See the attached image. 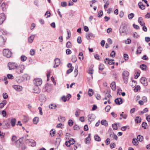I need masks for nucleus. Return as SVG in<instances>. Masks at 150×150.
Returning a JSON list of instances; mask_svg holds the SVG:
<instances>
[{"instance_id":"nucleus-1","label":"nucleus","mask_w":150,"mask_h":150,"mask_svg":"<svg viewBox=\"0 0 150 150\" xmlns=\"http://www.w3.org/2000/svg\"><path fill=\"white\" fill-rule=\"evenodd\" d=\"M25 69V67L24 65L21 64L18 66L17 65L15 69L16 72L18 74H20L23 73Z\"/></svg>"},{"instance_id":"nucleus-2","label":"nucleus","mask_w":150,"mask_h":150,"mask_svg":"<svg viewBox=\"0 0 150 150\" xmlns=\"http://www.w3.org/2000/svg\"><path fill=\"white\" fill-rule=\"evenodd\" d=\"M3 55L7 58H9L11 57L12 53L8 49H4L3 51Z\"/></svg>"},{"instance_id":"nucleus-3","label":"nucleus","mask_w":150,"mask_h":150,"mask_svg":"<svg viewBox=\"0 0 150 150\" xmlns=\"http://www.w3.org/2000/svg\"><path fill=\"white\" fill-rule=\"evenodd\" d=\"M17 65L15 62H9L7 66L9 70H12L16 69Z\"/></svg>"},{"instance_id":"nucleus-4","label":"nucleus","mask_w":150,"mask_h":150,"mask_svg":"<svg viewBox=\"0 0 150 150\" xmlns=\"http://www.w3.org/2000/svg\"><path fill=\"white\" fill-rule=\"evenodd\" d=\"M34 83L35 85L37 86H40L42 84V80L40 79H35Z\"/></svg>"},{"instance_id":"nucleus-5","label":"nucleus","mask_w":150,"mask_h":150,"mask_svg":"<svg viewBox=\"0 0 150 150\" xmlns=\"http://www.w3.org/2000/svg\"><path fill=\"white\" fill-rule=\"evenodd\" d=\"M26 142L28 143L29 144L32 146H34L36 145V143L33 140L29 139L26 140Z\"/></svg>"},{"instance_id":"nucleus-6","label":"nucleus","mask_w":150,"mask_h":150,"mask_svg":"<svg viewBox=\"0 0 150 150\" xmlns=\"http://www.w3.org/2000/svg\"><path fill=\"white\" fill-rule=\"evenodd\" d=\"M140 82L144 86H146L148 84L146 79L144 77H142L141 78Z\"/></svg>"},{"instance_id":"nucleus-7","label":"nucleus","mask_w":150,"mask_h":150,"mask_svg":"<svg viewBox=\"0 0 150 150\" xmlns=\"http://www.w3.org/2000/svg\"><path fill=\"white\" fill-rule=\"evenodd\" d=\"M54 65L53 66L54 68H55L58 67L60 63V59L58 58H56L54 59Z\"/></svg>"},{"instance_id":"nucleus-8","label":"nucleus","mask_w":150,"mask_h":150,"mask_svg":"<svg viewBox=\"0 0 150 150\" xmlns=\"http://www.w3.org/2000/svg\"><path fill=\"white\" fill-rule=\"evenodd\" d=\"M88 120L89 122L91 121L94 120L96 118V116L94 114H89L88 116Z\"/></svg>"},{"instance_id":"nucleus-9","label":"nucleus","mask_w":150,"mask_h":150,"mask_svg":"<svg viewBox=\"0 0 150 150\" xmlns=\"http://www.w3.org/2000/svg\"><path fill=\"white\" fill-rule=\"evenodd\" d=\"M5 19L4 14L2 13L0 14V24H2Z\"/></svg>"},{"instance_id":"nucleus-10","label":"nucleus","mask_w":150,"mask_h":150,"mask_svg":"<svg viewBox=\"0 0 150 150\" xmlns=\"http://www.w3.org/2000/svg\"><path fill=\"white\" fill-rule=\"evenodd\" d=\"M86 37L88 40L94 38V35L92 33L86 34Z\"/></svg>"},{"instance_id":"nucleus-11","label":"nucleus","mask_w":150,"mask_h":150,"mask_svg":"<svg viewBox=\"0 0 150 150\" xmlns=\"http://www.w3.org/2000/svg\"><path fill=\"white\" fill-rule=\"evenodd\" d=\"M115 103L118 105H120L122 103V100L120 98L116 99L115 100Z\"/></svg>"},{"instance_id":"nucleus-12","label":"nucleus","mask_w":150,"mask_h":150,"mask_svg":"<svg viewBox=\"0 0 150 150\" xmlns=\"http://www.w3.org/2000/svg\"><path fill=\"white\" fill-rule=\"evenodd\" d=\"M138 22L141 26H143L145 25V23L143 21V18L141 17H140L139 18Z\"/></svg>"},{"instance_id":"nucleus-13","label":"nucleus","mask_w":150,"mask_h":150,"mask_svg":"<svg viewBox=\"0 0 150 150\" xmlns=\"http://www.w3.org/2000/svg\"><path fill=\"white\" fill-rule=\"evenodd\" d=\"M13 87L17 91H20L22 89V87L19 86L14 85H13Z\"/></svg>"},{"instance_id":"nucleus-14","label":"nucleus","mask_w":150,"mask_h":150,"mask_svg":"<svg viewBox=\"0 0 150 150\" xmlns=\"http://www.w3.org/2000/svg\"><path fill=\"white\" fill-rule=\"evenodd\" d=\"M138 5L139 6L140 8L142 10L145 9V6L144 4L142 2H140L138 4Z\"/></svg>"},{"instance_id":"nucleus-15","label":"nucleus","mask_w":150,"mask_h":150,"mask_svg":"<svg viewBox=\"0 0 150 150\" xmlns=\"http://www.w3.org/2000/svg\"><path fill=\"white\" fill-rule=\"evenodd\" d=\"M129 75V72L127 71H124L122 73L123 77H128Z\"/></svg>"},{"instance_id":"nucleus-16","label":"nucleus","mask_w":150,"mask_h":150,"mask_svg":"<svg viewBox=\"0 0 150 150\" xmlns=\"http://www.w3.org/2000/svg\"><path fill=\"white\" fill-rule=\"evenodd\" d=\"M115 83L114 81L112 82L110 84V87L113 91H115L116 90Z\"/></svg>"},{"instance_id":"nucleus-17","label":"nucleus","mask_w":150,"mask_h":150,"mask_svg":"<svg viewBox=\"0 0 150 150\" xmlns=\"http://www.w3.org/2000/svg\"><path fill=\"white\" fill-rule=\"evenodd\" d=\"M16 123V120L15 118H12L11 120V125L13 127L14 126Z\"/></svg>"},{"instance_id":"nucleus-18","label":"nucleus","mask_w":150,"mask_h":150,"mask_svg":"<svg viewBox=\"0 0 150 150\" xmlns=\"http://www.w3.org/2000/svg\"><path fill=\"white\" fill-rule=\"evenodd\" d=\"M127 32L126 30H124L122 29L120 31V34L121 35H126L127 33Z\"/></svg>"},{"instance_id":"nucleus-19","label":"nucleus","mask_w":150,"mask_h":150,"mask_svg":"<svg viewBox=\"0 0 150 150\" xmlns=\"http://www.w3.org/2000/svg\"><path fill=\"white\" fill-rule=\"evenodd\" d=\"M101 123L102 125H103L106 127L108 126V122L106 120H101Z\"/></svg>"},{"instance_id":"nucleus-20","label":"nucleus","mask_w":150,"mask_h":150,"mask_svg":"<svg viewBox=\"0 0 150 150\" xmlns=\"http://www.w3.org/2000/svg\"><path fill=\"white\" fill-rule=\"evenodd\" d=\"M35 36L34 35H31L28 38V42L30 43H32L33 42Z\"/></svg>"},{"instance_id":"nucleus-21","label":"nucleus","mask_w":150,"mask_h":150,"mask_svg":"<svg viewBox=\"0 0 150 150\" xmlns=\"http://www.w3.org/2000/svg\"><path fill=\"white\" fill-rule=\"evenodd\" d=\"M21 142L19 140L16 141V145L17 147H19L21 144Z\"/></svg>"},{"instance_id":"nucleus-22","label":"nucleus","mask_w":150,"mask_h":150,"mask_svg":"<svg viewBox=\"0 0 150 150\" xmlns=\"http://www.w3.org/2000/svg\"><path fill=\"white\" fill-rule=\"evenodd\" d=\"M57 105L55 104H51L49 105V108L50 109H54L57 108Z\"/></svg>"},{"instance_id":"nucleus-23","label":"nucleus","mask_w":150,"mask_h":150,"mask_svg":"<svg viewBox=\"0 0 150 150\" xmlns=\"http://www.w3.org/2000/svg\"><path fill=\"white\" fill-rule=\"evenodd\" d=\"M40 92V90L38 87L35 88L33 89V92L36 93H39Z\"/></svg>"},{"instance_id":"nucleus-24","label":"nucleus","mask_w":150,"mask_h":150,"mask_svg":"<svg viewBox=\"0 0 150 150\" xmlns=\"http://www.w3.org/2000/svg\"><path fill=\"white\" fill-rule=\"evenodd\" d=\"M94 138L95 140L98 142H100L101 140L100 137L97 134H96L94 136Z\"/></svg>"},{"instance_id":"nucleus-25","label":"nucleus","mask_w":150,"mask_h":150,"mask_svg":"<svg viewBox=\"0 0 150 150\" xmlns=\"http://www.w3.org/2000/svg\"><path fill=\"white\" fill-rule=\"evenodd\" d=\"M1 6L3 11H4L6 10V6L4 2L2 4Z\"/></svg>"},{"instance_id":"nucleus-26","label":"nucleus","mask_w":150,"mask_h":150,"mask_svg":"<svg viewBox=\"0 0 150 150\" xmlns=\"http://www.w3.org/2000/svg\"><path fill=\"white\" fill-rule=\"evenodd\" d=\"M132 142L133 144L135 146H137L138 144V142L137 139H133Z\"/></svg>"},{"instance_id":"nucleus-27","label":"nucleus","mask_w":150,"mask_h":150,"mask_svg":"<svg viewBox=\"0 0 150 150\" xmlns=\"http://www.w3.org/2000/svg\"><path fill=\"white\" fill-rule=\"evenodd\" d=\"M79 58L80 60H82L83 59V53L82 52H80L79 54Z\"/></svg>"},{"instance_id":"nucleus-28","label":"nucleus","mask_w":150,"mask_h":150,"mask_svg":"<svg viewBox=\"0 0 150 150\" xmlns=\"http://www.w3.org/2000/svg\"><path fill=\"white\" fill-rule=\"evenodd\" d=\"M66 47L68 48H71L72 47L71 43L70 41H68L66 44Z\"/></svg>"},{"instance_id":"nucleus-29","label":"nucleus","mask_w":150,"mask_h":150,"mask_svg":"<svg viewBox=\"0 0 150 150\" xmlns=\"http://www.w3.org/2000/svg\"><path fill=\"white\" fill-rule=\"evenodd\" d=\"M134 16L133 13H131L128 15V17L129 19L131 20L134 17Z\"/></svg>"},{"instance_id":"nucleus-30","label":"nucleus","mask_w":150,"mask_h":150,"mask_svg":"<svg viewBox=\"0 0 150 150\" xmlns=\"http://www.w3.org/2000/svg\"><path fill=\"white\" fill-rule=\"evenodd\" d=\"M33 122L34 124H37L39 121V118L38 117H35L33 119Z\"/></svg>"},{"instance_id":"nucleus-31","label":"nucleus","mask_w":150,"mask_h":150,"mask_svg":"<svg viewBox=\"0 0 150 150\" xmlns=\"http://www.w3.org/2000/svg\"><path fill=\"white\" fill-rule=\"evenodd\" d=\"M58 120L59 122H63L65 121V119L64 117L60 116V118H58Z\"/></svg>"},{"instance_id":"nucleus-32","label":"nucleus","mask_w":150,"mask_h":150,"mask_svg":"<svg viewBox=\"0 0 150 150\" xmlns=\"http://www.w3.org/2000/svg\"><path fill=\"white\" fill-rule=\"evenodd\" d=\"M112 127L113 129L114 130H117L118 127H117V123L113 124L112 125Z\"/></svg>"},{"instance_id":"nucleus-33","label":"nucleus","mask_w":150,"mask_h":150,"mask_svg":"<svg viewBox=\"0 0 150 150\" xmlns=\"http://www.w3.org/2000/svg\"><path fill=\"white\" fill-rule=\"evenodd\" d=\"M146 67V65L144 64H142L140 66V68L143 70H145Z\"/></svg>"},{"instance_id":"nucleus-34","label":"nucleus","mask_w":150,"mask_h":150,"mask_svg":"<svg viewBox=\"0 0 150 150\" xmlns=\"http://www.w3.org/2000/svg\"><path fill=\"white\" fill-rule=\"evenodd\" d=\"M71 60L73 62H75L77 61V58L75 55H72V56Z\"/></svg>"},{"instance_id":"nucleus-35","label":"nucleus","mask_w":150,"mask_h":150,"mask_svg":"<svg viewBox=\"0 0 150 150\" xmlns=\"http://www.w3.org/2000/svg\"><path fill=\"white\" fill-rule=\"evenodd\" d=\"M27 57L25 55H23L21 57V59L22 61L24 62L27 59Z\"/></svg>"},{"instance_id":"nucleus-36","label":"nucleus","mask_w":150,"mask_h":150,"mask_svg":"<svg viewBox=\"0 0 150 150\" xmlns=\"http://www.w3.org/2000/svg\"><path fill=\"white\" fill-rule=\"evenodd\" d=\"M127 129H130V127L129 126H123L122 127L121 129L123 131H125Z\"/></svg>"},{"instance_id":"nucleus-37","label":"nucleus","mask_w":150,"mask_h":150,"mask_svg":"<svg viewBox=\"0 0 150 150\" xmlns=\"http://www.w3.org/2000/svg\"><path fill=\"white\" fill-rule=\"evenodd\" d=\"M7 78L10 79H13L14 78V77L11 74H8L7 75Z\"/></svg>"},{"instance_id":"nucleus-38","label":"nucleus","mask_w":150,"mask_h":150,"mask_svg":"<svg viewBox=\"0 0 150 150\" xmlns=\"http://www.w3.org/2000/svg\"><path fill=\"white\" fill-rule=\"evenodd\" d=\"M88 94L90 96H91L93 95V91L92 89H89L88 91Z\"/></svg>"},{"instance_id":"nucleus-39","label":"nucleus","mask_w":150,"mask_h":150,"mask_svg":"<svg viewBox=\"0 0 150 150\" xmlns=\"http://www.w3.org/2000/svg\"><path fill=\"white\" fill-rule=\"evenodd\" d=\"M137 138L140 142L142 141L144 138L143 136H141L140 135H139L137 136Z\"/></svg>"},{"instance_id":"nucleus-40","label":"nucleus","mask_w":150,"mask_h":150,"mask_svg":"<svg viewBox=\"0 0 150 150\" xmlns=\"http://www.w3.org/2000/svg\"><path fill=\"white\" fill-rule=\"evenodd\" d=\"M123 113H124V112H122V113L120 114V116L121 117H122V118L123 119H126L127 117V115L126 114H125L124 115L123 114Z\"/></svg>"},{"instance_id":"nucleus-41","label":"nucleus","mask_w":150,"mask_h":150,"mask_svg":"<svg viewBox=\"0 0 150 150\" xmlns=\"http://www.w3.org/2000/svg\"><path fill=\"white\" fill-rule=\"evenodd\" d=\"M141 118L139 117H137L135 119V121L136 122L138 123L141 122Z\"/></svg>"},{"instance_id":"nucleus-42","label":"nucleus","mask_w":150,"mask_h":150,"mask_svg":"<svg viewBox=\"0 0 150 150\" xmlns=\"http://www.w3.org/2000/svg\"><path fill=\"white\" fill-rule=\"evenodd\" d=\"M148 111V108H145L143 110V111H141L140 112V114L142 115L144 113L147 112Z\"/></svg>"},{"instance_id":"nucleus-43","label":"nucleus","mask_w":150,"mask_h":150,"mask_svg":"<svg viewBox=\"0 0 150 150\" xmlns=\"http://www.w3.org/2000/svg\"><path fill=\"white\" fill-rule=\"evenodd\" d=\"M114 60L112 59H109L108 64L110 65L114 64H115L114 62H113Z\"/></svg>"},{"instance_id":"nucleus-44","label":"nucleus","mask_w":150,"mask_h":150,"mask_svg":"<svg viewBox=\"0 0 150 150\" xmlns=\"http://www.w3.org/2000/svg\"><path fill=\"white\" fill-rule=\"evenodd\" d=\"M140 88L139 86H136L134 89V90L135 92H137L138 90L140 89Z\"/></svg>"},{"instance_id":"nucleus-45","label":"nucleus","mask_w":150,"mask_h":150,"mask_svg":"<svg viewBox=\"0 0 150 150\" xmlns=\"http://www.w3.org/2000/svg\"><path fill=\"white\" fill-rule=\"evenodd\" d=\"M141 48V47L140 46H139L138 47V49L136 51V53L137 54L141 53L142 50L141 49H140Z\"/></svg>"},{"instance_id":"nucleus-46","label":"nucleus","mask_w":150,"mask_h":150,"mask_svg":"<svg viewBox=\"0 0 150 150\" xmlns=\"http://www.w3.org/2000/svg\"><path fill=\"white\" fill-rule=\"evenodd\" d=\"M77 1H69V2L68 5L69 6H72L73 5L74 2L76 3Z\"/></svg>"},{"instance_id":"nucleus-47","label":"nucleus","mask_w":150,"mask_h":150,"mask_svg":"<svg viewBox=\"0 0 150 150\" xmlns=\"http://www.w3.org/2000/svg\"><path fill=\"white\" fill-rule=\"evenodd\" d=\"M69 144H70V145L71 144H73L75 142V141L73 139H71L69 141Z\"/></svg>"},{"instance_id":"nucleus-48","label":"nucleus","mask_w":150,"mask_h":150,"mask_svg":"<svg viewBox=\"0 0 150 150\" xmlns=\"http://www.w3.org/2000/svg\"><path fill=\"white\" fill-rule=\"evenodd\" d=\"M127 24L125 23L124 24V25L123 26L122 29H123L124 30H126V31L127 32L128 31V29L127 28Z\"/></svg>"},{"instance_id":"nucleus-49","label":"nucleus","mask_w":150,"mask_h":150,"mask_svg":"<svg viewBox=\"0 0 150 150\" xmlns=\"http://www.w3.org/2000/svg\"><path fill=\"white\" fill-rule=\"evenodd\" d=\"M104 68V66L103 64H100L99 66V69L100 70H102Z\"/></svg>"},{"instance_id":"nucleus-50","label":"nucleus","mask_w":150,"mask_h":150,"mask_svg":"<svg viewBox=\"0 0 150 150\" xmlns=\"http://www.w3.org/2000/svg\"><path fill=\"white\" fill-rule=\"evenodd\" d=\"M73 122L71 120H69L68 121V125L70 126H72L73 124Z\"/></svg>"},{"instance_id":"nucleus-51","label":"nucleus","mask_w":150,"mask_h":150,"mask_svg":"<svg viewBox=\"0 0 150 150\" xmlns=\"http://www.w3.org/2000/svg\"><path fill=\"white\" fill-rule=\"evenodd\" d=\"M95 97L98 100H100L101 99V96L99 94L97 93L96 94Z\"/></svg>"},{"instance_id":"nucleus-52","label":"nucleus","mask_w":150,"mask_h":150,"mask_svg":"<svg viewBox=\"0 0 150 150\" xmlns=\"http://www.w3.org/2000/svg\"><path fill=\"white\" fill-rule=\"evenodd\" d=\"M74 69V67H71V69H70L68 70L67 71V74H69L70 73L72 72Z\"/></svg>"},{"instance_id":"nucleus-53","label":"nucleus","mask_w":150,"mask_h":150,"mask_svg":"<svg viewBox=\"0 0 150 150\" xmlns=\"http://www.w3.org/2000/svg\"><path fill=\"white\" fill-rule=\"evenodd\" d=\"M53 129H52L50 131V134L52 137L54 136V134H55V131H53Z\"/></svg>"},{"instance_id":"nucleus-54","label":"nucleus","mask_w":150,"mask_h":150,"mask_svg":"<svg viewBox=\"0 0 150 150\" xmlns=\"http://www.w3.org/2000/svg\"><path fill=\"white\" fill-rule=\"evenodd\" d=\"M91 140V138L89 137H86L85 139V142L86 144H88L89 143V142Z\"/></svg>"},{"instance_id":"nucleus-55","label":"nucleus","mask_w":150,"mask_h":150,"mask_svg":"<svg viewBox=\"0 0 150 150\" xmlns=\"http://www.w3.org/2000/svg\"><path fill=\"white\" fill-rule=\"evenodd\" d=\"M110 109V105H108L106 106L105 108V110L107 112H109Z\"/></svg>"},{"instance_id":"nucleus-56","label":"nucleus","mask_w":150,"mask_h":150,"mask_svg":"<svg viewBox=\"0 0 150 150\" xmlns=\"http://www.w3.org/2000/svg\"><path fill=\"white\" fill-rule=\"evenodd\" d=\"M128 77H123L124 83L126 84H127L128 83Z\"/></svg>"},{"instance_id":"nucleus-57","label":"nucleus","mask_w":150,"mask_h":150,"mask_svg":"<svg viewBox=\"0 0 150 150\" xmlns=\"http://www.w3.org/2000/svg\"><path fill=\"white\" fill-rule=\"evenodd\" d=\"M115 55V52L114 51H112L110 53V56L112 57H114Z\"/></svg>"},{"instance_id":"nucleus-58","label":"nucleus","mask_w":150,"mask_h":150,"mask_svg":"<svg viewBox=\"0 0 150 150\" xmlns=\"http://www.w3.org/2000/svg\"><path fill=\"white\" fill-rule=\"evenodd\" d=\"M17 137L15 135H13L12 136V137L11 138V141L12 142H15L16 140Z\"/></svg>"},{"instance_id":"nucleus-59","label":"nucleus","mask_w":150,"mask_h":150,"mask_svg":"<svg viewBox=\"0 0 150 150\" xmlns=\"http://www.w3.org/2000/svg\"><path fill=\"white\" fill-rule=\"evenodd\" d=\"M77 41L79 43H81L82 42L81 38L80 36H79L77 39Z\"/></svg>"},{"instance_id":"nucleus-60","label":"nucleus","mask_w":150,"mask_h":150,"mask_svg":"<svg viewBox=\"0 0 150 150\" xmlns=\"http://www.w3.org/2000/svg\"><path fill=\"white\" fill-rule=\"evenodd\" d=\"M29 120L28 118V117L26 116H24V118L23 120V122L26 123Z\"/></svg>"},{"instance_id":"nucleus-61","label":"nucleus","mask_w":150,"mask_h":150,"mask_svg":"<svg viewBox=\"0 0 150 150\" xmlns=\"http://www.w3.org/2000/svg\"><path fill=\"white\" fill-rule=\"evenodd\" d=\"M103 11L101 10L100 11L98 12V17H101L103 15Z\"/></svg>"},{"instance_id":"nucleus-62","label":"nucleus","mask_w":150,"mask_h":150,"mask_svg":"<svg viewBox=\"0 0 150 150\" xmlns=\"http://www.w3.org/2000/svg\"><path fill=\"white\" fill-rule=\"evenodd\" d=\"M35 51L34 49H31L30 52V54L31 55H34L35 54Z\"/></svg>"},{"instance_id":"nucleus-63","label":"nucleus","mask_w":150,"mask_h":150,"mask_svg":"<svg viewBox=\"0 0 150 150\" xmlns=\"http://www.w3.org/2000/svg\"><path fill=\"white\" fill-rule=\"evenodd\" d=\"M105 143L107 145L109 144L110 142V139L109 138H108L105 140Z\"/></svg>"},{"instance_id":"nucleus-64","label":"nucleus","mask_w":150,"mask_h":150,"mask_svg":"<svg viewBox=\"0 0 150 150\" xmlns=\"http://www.w3.org/2000/svg\"><path fill=\"white\" fill-rule=\"evenodd\" d=\"M145 17L146 18H150V13H147V14L145 15Z\"/></svg>"}]
</instances>
